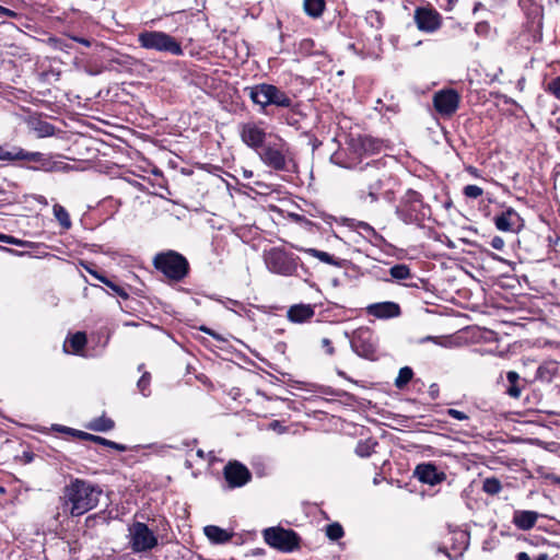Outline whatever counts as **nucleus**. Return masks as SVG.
<instances>
[{
	"instance_id": "ddd939ff",
	"label": "nucleus",
	"mask_w": 560,
	"mask_h": 560,
	"mask_svg": "<svg viewBox=\"0 0 560 560\" xmlns=\"http://www.w3.org/2000/svg\"><path fill=\"white\" fill-rule=\"evenodd\" d=\"M415 22L420 31L433 33L441 26V15L432 9L417 8L415 10Z\"/></svg>"
},
{
	"instance_id": "6e6d98bb",
	"label": "nucleus",
	"mask_w": 560,
	"mask_h": 560,
	"mask_svg": "<svg viewBox=\"0 0 560 560\" xmlns=\"http://www.w3.org/2000/svg\"><path fill=\"white\" fill-rule=\"evenodd\" d=\"M197 455H198L199 457L203 458V457H205V452H203L202 450H198V451H197Z\"/></svg>"
},
{
	"instance_id": "b1692460",
	"label": "nucleus",
	"mask_w": 560,
	"mask_h": 560,
	"mask_svg": "<svg viewBox=\"0 0 560 560\" xmlns=\"http://www.w3.org/2000/svg\"><path fill=\"white\" fill-rule=\"evenodd\" d=\"M292 247L299 252H303L312 257H315L327 265L339 266V262L336 260V258L326 252L318 250L316 248H305L298 245H292Z\"/></svg>"
},
{
	"instance_id": "a211bd4d",
	"label": "nucleus",
	"mask_w": 560,
	"mask_h": 560,
	"mask_svg": "<svg viewBox=\"0 0 560 560\" xmlns=\"http://www.w3.org/2000/svg\"><path fill=\"white\" fill-rule=\"evenodd\" d=\"M314 315V307L310 304H295L290 306L287 312V318L295 324L310 322Z\"/></svg>"
},
{
	"instance_id": "20e7f679",
	"label": "nucleus",
	"mask_w": 560,
	"mask_h": 560,
	"mask_svg": "<svg viewBox=\"0 0 560 560\" xmlns=\"http://www.w3.org/2000/svg\"><path fill=\"white\" fill-rule=\"evenodd\" d=\"M153 266L166 278L175 281L185 278L189 269L187 259L175 250L156 254L153 258Z\"/></svg>"
},
{
	"instance_id": "052dcab7",
	"label": "nucleus",
	"mask_w": 560,
	"mask_h": 560,
	"mask_svg": "<svg viewBox=\"0 0 560 560\" xmlns=\"http://www.w3.org/2000/svg\"><path fill=\"white\" fill-rule=\"evenodd\" d=\"M133 525L141 526V525H144V524L142 522H140V521H137Z\"/></svg>"
},
{
	"instance_id": "5701e85b",
	"label": "nucleus",
	"mask_w": 560,
	"mask_h": 560,
	"mask_svg": "<svg viewBox=\"0 0 560 560\" xmlns=\"http://www.w3.org/2000/svg\"><path fill=\"white\" fill-rule=\"evenodd\" d=\"M506 380L509 383V386L505 389L506 395H509L511 398L518 399L524 387L521 385L520 374L515 371H509L506 373Z\"/></svg>"
},
{
	"instance_id": "6ab92c4d",
	"label": "nucleus",
	"mask_w": 560,
	"mask_h": 560,
	"mask_svg": "<svg viewBox=\"0 0 560 560\" xmlns=\"http://www.w3.org/2000/svg\"><path fill=\"white\" fill-rule=\"evenodd\" d=\"M460 527H448V540L451 541V547L455 551V555L452 556L447 553V557L451 559H457L458 549H465L468 540V533L465 530H459Z\"/></svg>"
},
{
	"instance_id": "f03ea898",
	"label": "nucleus",
	"mask_w": 560,
	"mask_h": 560,
	"mask_svg": "<svg viewBox=\"0 0 560 560\" xmlns=\"http://www.w3.org/2000/svg\"><path fill=\"white\" fill-rule=\"evenodd\" d=\"M102 491L93 483L75 479L66 487L65 497L72 516H79L95 508Z\"/></svg>"
},
{
	"instance_id": "4be33fe9",
	"label": "nucleus",
	"mask_w": 560,
	"mask_h": 560,
	"mask_svg": "<svg viewBox=\"0 0 560 560\" xmlns=\"http://www.w3.org/2000/svg\"><path fill=\"white\" fill-rule=\"evenodd\" d=\"M203 533L214 544H224L233 536L230 528L223 527H203Z\"/></svg>"
},
{
	"instance_id": "680f3d73",
	"label": "nucleus",
	"mask_w": 560,
	"mask_h": 560,
	"mask_svg": "<svg viewBox=\"0 0 560 560\" xmlns=\"http://www.w3.org/2000/svg\"><path fill=\"white\" fill-rule=\"evenodd\" d=\"M94 518H96V516H94ZM97 518H100L102 522L105 521V517L104 516H97Z\"/></svg>"
},
{
	"instance_id": "9b49d317",
	"label": "nucleus",
	"mask_w": 560,
	"mask_h": 560,
	"mask_svg": "<svg viewBox=\"0 0 560 560\" xmlns=\"http://www.w3.org/2000/svg\"><path fill=\"white\" fill-rule=\"evenodd\" d=\"M433 104L436 112L443 116L453 115L459 105V95L455 90H442L434 94Z\"/></svg>"
},
{
	"instance_id": "37998d69",
	"label": "nucleus",
	"mask_w": 560,
	"mask_h": 560,
	"mask_svg": "<svg viewBox=\"0 0 560 560\" xmlns=\"http://www.w3.org/2000/svg\"><path fill=\"white\" fill-rule=\"evenodd\" d=\"M268 429L276 431L279 434H283L287 432V428L282 425V423L278 420H273L268 424Z\"/></svg>"
},
{
	"instance_id": "a19ab883",
	"label": "nucleus",
	"mask_w": 560,
	"mask_h": 560,
	"mask_svg": "<svg viewBox=\"0 0 560 560\" xmlns=\"http://www.w3.org/2000/svg\"><path fill=\"white\" fill-rule=\"evenodd\" d=\"M548 91L557 98L560 100V75L552 79L548 84Z\"/></svg>"
},
{
	"instance_id": "7c9ffc66",
	"label": "nucleus",
	"mask_w": 560,
	"mask_h": 560,
	"mask_svg": "<svg viewBox=\"0 0 560 560\" xmlns=\"http://www.w3.org/2000/svg\"><path fill=\"white\" fill-rule=\"evenodd\" d=\"M502 490L501 481L495 477H487L482 481V491L489 495H495Z\"/></svg>"
},
{
	"instance_id": "e2e57ef3",
	"label": "nucleus",
	"mask_w": 560,
	"mask_h": 560,
	"mask_svg": "<svg viewBox=\"0 0 560 560\" xmlns=\"http://www.w3.org/2000/svg\"><path fill=\"white\" fill-rule=\"evenodd\" d=\"M330 525L337 526V525H340V524L338 522H334Z\"/></svg>"
},
{
	"instance_id": "473e14b6",
	"label": "nucleus",
	"mask_w": 560,
	"mask_h": 560,
	"mask_svg": "<svg viewBox=\"0 0 560 560\" xmlns=\"http://www.w3.org/2000/svg\"><path fill=\"white\" fill-rule=\"evenodd\" d=\"M376 445L377 443L373 440L360 441L355 447V453L360 457H369Z\"/></svg>"
},
{
	"instance_id": "39448f33",
	"label": "nucleus",
	"mask_w": 560,
	"mask_h": 560,
	"mask_svg": "<svg viewBox=\"0 0 560 560\" xmlns=\"http://www.w3.org/2000/svg\"><path fill=\"white\" fill-rule=\"evenodd\" d=\"M300 258L281 247H272L264 253L267 269L284 277L295 276Z\"/></svg>"
},
{
	"instance_id": "bb28decb",
	"label": "nucleus",
	"mask_w": 560,
	"mask_h": 560,
	"mask_svg": "<svg viewBox=\"0 0 560 560\" xmlns=\"http://www.w3.org/2000/svg\"><path fill=\"white\" fill-rule=\"evenodd\" d=\"M31 124L32 129L37 133L39 138L51 137L55 135L56 128L47 121L37 119Z\"/></svg>"
},
{
	"instance_id": "1a4fd4ad",
	"label": "nucleus",
	"mask_w": 560,
	"mask_h": 560,
	"mask_svg": "<svg viewBox=\"0 0 560 560\" xmlns=\"http://www.w3.org/2000/svg\"><path fill=\"white\" fill-rule=\"evenodd\" d=\"M396 213L406 224H419L424 218L420 195L416 191H409L397 208Z\"/></svg>"
},
{
	"instance_id": "423d86ee",
	"label": "nucleus",
	"mask_w": 560,
	"mask_h": 560,
	"mask_svg": "<svg viewBox=\"0 0 560 560\" xmlns=\"http://www.w3.org/2000/svg\"><path fill=\"white\" fill-rule=\"evenodd\" d=\"M138 43L142 48L182 56L180 43L173 36L161 31H144L138 35Z\"/></svg>"
},
{
	"instance_id": "2eb2a0df",
	"label": "nucleus",
	"mask_w": 560,
	"mask_h": 560,
	"mask_svg": "<svg viewBox=\"0 0 560 560\" xmlns=\"http://www.w3.org/2000/svg\"><path fill=\"white\" fill-rule=\"evenodd\" d=\"M260 159L266 165L273 170L282 171L287 167V156L283 145L266 147L260 153Z\"/></svg>"
},
{
	"instance_id": "a878e982",
	"label": "nucleus",
	"mask_w": 560,
	"mask_h": 560,
	"mask_svg": "<svg viewBox=\"0 0 560 560\" xmlns=\"http://www.w3.org/2000/svg\"><path fill=\"white\" fill-rule=\"evenodd\" d=\"M539 514L535 511H516L514 513V524L520 526L534 525Z\"/></svg>"
},
{
	"instance_id": "dca6fc26",
	"label": "nucleus",
	"mask_w": 560,
	"mask_h": 560,
	"mask_svg": "<svg viewBox=\"0 0 560 560\" xmlns=\"http://www.w3.org/2000/svg\"><path fill=\"white\" fill-rule=\"evenodd\" d=\"M415 476L424 483L435 486L444 480L445 475L439 472L433 464H420L415 469Z\"/></svg>"
},
{
	"instance_id": "58836bf2",
	"label": "nucleus",
	"mask_w": 560,
	"mask_h": 560,
	"mask_svg": "<svg viewBox=\"0 0 560 560\" xmlns=\"http://www.w3.org/2000/svg\"><path fill=\"white\" fill-rule=\"evenodd\" d=\"M325 535L332 541L343 536V527H324Z\"/></svg>"
},
{
	"instance_id": "393cba45",
	"label": "nucleus",
	"mask_w": 560,
	"mask_h": 560,
	"mask_svg": "<svg viewBox=\"0 0 560 560\" xmlns=\"http://www.w3.org/2000/svg\"><path fill=\"white\" fill-rule=\"evenodd\" d=\"M79 436L81 439H83V440L92 441L94 443H97V444H101V445L114 448V450L119 451V452L127 451V446L126 445L116 443L114 441L107 440V439L98 436V435H93V434H90V433H86V432H79Z\"/></svg>"
},
{
	"instance_id": "3c124183",
	"label": "nucleus",
	"mask_w": 560,
	"mask_h": 560,
	"mask_svg": "<svg viewBox=\"0 0 560 560\" xmlns=\"http://www.w3.org/2000/svg\"><path fill=\"white\" fill-rule=\"evenodd\" d=\"M68 168H69L68 164L59 163V164H55L49 170H58L59 171V170H68Z\"/></svg>"
},
{
	"instance_id": "bf43d9fd",
	"label": "nucleus",
	"mask_w": 560,
	"mask_h": 560,
	"mask_svg": "<svg viewBox=\"0 0 560 560\" xmlns=\"http://www.w3.org/2000/svg\"><path fill=\"white\" fill-rule=\"evenodd\" d=\"M201 329H202L203 331H206V332L210 334V335H213V334L210 331V329H207V328H201Z\"/></svg>"
},
{
	"instance_id": "2f4dec72",
	"label": "nucleus",
	"mask_w": 560,
	"mask_h": 560,
	"mask_svg": "<svg viewBox=\"0 0 560 560\" xmlns=\"http://www.w3.org/2000/svg\"><path fill=\"white\" fill-rule=\"evenodd\" d=\"M389 275L395 280H406L411 277L410 268L405 264L395 265L389 269Z\"/></svg>"
},
{
	"instance_id": "79ce46f5",
	"label": "nucleus",
	"mask_w": 560,
	"mask_h": 560,
	"mask_svg": "<svg viewBox=\"0 0 560 560\" xmlns=\"http://www.w3.org/2000/svg\"><path fill=\"white\" fill-rule=\"evenodd\" d=\"M446 413L450 417H452V418H454L456 420H459V421L468 420V416L465 412L459 411L457 409L450 408V409L446 410Z\"/></svg>"
},
{
	"instance_id": "4468645a",
	"label": "nucleus",
	"mask_w": 560,
	"mask_h": 560,
	"mask_svg": "<svg viewBox=\"0 0 560 560\" xmlns=\"http://www.w3.org/2000/svg\"><path fill=\"white\" fill-rule=\"evenodd\" d=\"M242 141L252 149L257 150L265 141L266 132L254 122H247L241 127Z\"/></svg>"
},
{
	"instance_id": "7ed1b4c3",
	"label": "nucleus",
	"mask_w": 560,
	"mask_h": 560,
	"mask_svg": "<svg viewBox=\"0 0 560 560\" xmlns=\"http://www.w3.org/2000/svg\"><path fill=\"white\" fill-rule=\"evenodd\" d=\"M244 92L254 104L259 105L261 108H266L271 105L283 108L292 106V97L285 91L273 84H255L253 86L245 88Z\"/></svg>"
},
{
	"instance_id": "f8f14e48",
	"label": "nucleus",
	"mask_w": 560,
	"mask_h": 560,
	"mask_svg": "<svg viewBox=\"0 0 560 560\" xmlns=\"http://www.w3.org/2000/svg\"><path fill=\"white\" fill-rule=\"evenodd\" d=\"M223 475L229 488L243 487L252 478V474L247 467L236 460L226 464L223 469Z\"/></svg>"
},
{
	"instance_id": "f257e3e1",
	"label": "nucleus",
	"mask_w": 560,
	"mask_h": 560,
	"mask_svg": "<svg viewBox=\"0 0 560 560\" xmlns=\"http://www.w3.org/2000/svg\"><path fill=\"white\" fill-rule=\"evenodd\" d=\"M388 177L387 171L381 161L366 163L355 175V180L359 186L358 198L363 202H376L378 200V194Z\"/></svg>"
},
{
	"instance_id": "8fccbe9b",
	"label": "nucleus",
	"mask_w": 560,
	"mask_h": 560,
	"mask_svg": "<svg viewBox=\"0 0 560 560\" xmlns=\"http://www.w3.org/2000/svg\"><path fill=\"white\" fill-rule=\"evenodd\" d=\"M439 339H440L439 337L428 336V337L423 338V339L421 340V342H424V341H433V342H435V343H438V345L445 346V343H444V342H442V341H440Z\"/></svg>"
},
{
	"instance_id": "c756f323",
	"label": "nucleus",
	"mask_w": 560,
	"mask_h": 560,
	"mask_svg": "<svg viewBox=\"0 0 560 560\" xmlns=\"http://www.w3.org/2000/svg\"><path fill=\"white\" fill-rule=\"evenodd\" d=\"M115 423L112 419L106 417H98L94 419L90 424L89 429L96 432H107L114 428Z\"/></svg>"
},
{
	"instance_id": "0e129e2a",
	"label": "nucleus",
	"mask_w": 560,
	"mask_h": 560,
	"mask_svg": "<svg viewBox=\"0 0 560 560\" xmlns=\"http://www.w3.org/2000/svg\"><path fill=\"white\" fill-rule=\"evenodd\" d=\"M0 492H4V489L2 487H0Z\"/></svg>"
},
{
	"instance_id": "0eeeda50",
	"label": "nucleus",
	"mask_w": 560,
	"mask_h": 560,
	"mask_svg": "<svg viewBox=\"0 0 560 560\" xmlns=\"http://www.w3.org/2000/svg\"><path fill=\"white\" fill-rule=\"evenodd\" d=\"M266 544L280 552L290 553L300 548V536L291 528L266 527L262 532Z\"/></svg>"
},
{
	"instance_id": "09e8293b",
	"label": "nucleus",
	"mask_w": 560,
	"mask_h": 560,
	"mask_svg": "<svg viewBox=\"0 0 560 560\" xmlns=\"http://www.w3.org/2000/svg\"><path fill=\"white\" fill-rule=\"evenodd\" d=\"M71 38H72L74 42L80 43V44H82V45H84V46H86V47L91 46V42H90L89 39H86V38H83V37H77V36H72Z\"/></svg>"
},
{
	"instance_id": "864d4df0",
	"label": "nucleus",
	"mask_w": 560,
	"mask_h": 560,
	"mask_svg": "<svg viewBox=\"0 0 560 560\" xmlns=\"http://www.w3.org/2000/svg\"><path fill=\"white\" fill-rule=\"evenodd\" d=\"M5 243H8V244H14V245H23V243H22L21 241L16 240V238H14V237H12V236H9V237L7 238V242H5Z\"/></svg>"
},
{
	"instance_id": "13d9d810",
	"label": "nucleus",
	"mask_w": 560,
	"mask_h": 560,
	"mask_svg": "<svg viewBox=\"0 0 560 560\" xmlns=\"http://www.w3.org/2000/svg\"><path fill=\"white\" fill-rule=\"evenodd\" d=\"M8 237H9L8 235H0V241H2V242H7V238H8Z\"/></svg>"
},
{
	"instance_id": "412c9836",
	"label": "nucleus",
	"mask_w": 560,
	"mask_h": 560,
	"mask_svg": "<svg viewBox=\"0 0 560 560\" xmlns=\"http://www.w3.org/2000/svg\"><path fill=\"white\" fill-rule=\"evenodd\" d=\"M0 160H27L33 162H43L44 154L40 152H27L24 150H19L16 153H11L8 151H0Z\"/></svg>"
},
{
	"instance_id": "e433bc0d",
	"label": "nucleus",
	"mask_w": 560,
	"mask_h": 560,
	"mask_svg": "<svg viewBox=\"0 0 560 560\" xmlns=\"http://www.w3.org/2000/svg\"><path fill=\"white\" fill-rule=\"evenodd\" d=\"M357 228L360 230V232L368 237L370 241H381L383 237L366 222L360 221L357 224Z\"/></svg>"
},
{
	"instance_id": "5fc2aeb1",
	"label": "nucleus",
	"mask_w": 560,
	"mask_h": 560,
	"mask_svg": "<svg viewBox=\"0 0 560 560\" xmlns=\"http://www.w3.org/2000/svg\"><path fill=\"white\" fill-rule=\"evenodd\" d=\"M517 560H530V558L526 552H520L517 555Z\"/></svg>"
},
{
	"instance_id": "72a5a7b5",
	"label": "nucleus",
	"mask_w": 560,
	"mask_h": 560,
	"mask_svg": "<svg viewBox=\"0 0 560 560\" xmlns=\"http://www.w3.org/2000/svg\"><path fill=\"white\" fill-rule=\"evenodd\" d=\"M89 272H90L91 275H93L96 279H98L100 281H102L104 284H106L108 288H110V289H112L116 294H118L120 298H122V299H128V296H129V295H128L127 291H126L124 288H121V287H119V285L115 284L114 282L109 281L108 279H106L105 277H103V276L98 275V273H97V272H95V271L89 270Z\"/></svg>"
},
{
	"instance_id": "aec40b11",
	"label": "nucleus",
	"mask_w": 560,
	"mask_h": 560,
	"mask_svg": "<svg viewBox=\"0 0 560 560\" xmlns=\"http://www.w3.org/2000/svg\"><path fill=\"white\" fill-rule=\"evenodd\" d=\"M518 219V213L513 208H508L505 211L494 218V224L499 231L511 232L513 231V226Z\"/></svg>"
},
{
	"instance_id": "ea45409f",
	"label": "nucleus",
	"mask_w": 560,
	"mask_h": 560,
	"mask_svg": "<svg viewBox=\"0 0 560 560\" xmlns=\"http://www.w3.org/2000/svg\"><path fill=\"white\" fill-rule=\"evenodd\" d=\"M483 194V190L481 187L477 185H467L464 187V195L468 198H478Z\"/></svg>"
},
{
	"instance_id": "c03bdc74",
	"label": "nucleus",
	"mask_w": 560,
	"mask_h": 560,
	"mask_svg": "<svg viewBox=\"0 0 560 560\" xmlns=\"http://www.w3.org/2000/svg\"><path fill=\"white\" fill-rule=\"evenodd\" d=\"M490 244L497 250H502L505 246L504 240L501 236L492 237Z\"/></svg>"
},
{
	"instance_id": "6e6552de",
	"label": "nucleus",
	"mask_w": 560,
	"mask_h": 560,
	"mask_svg": "<svg viewBox=\"0 0 560 560\" xmlns=\"http://www.w3.org/2000/svg\"><path fill=\"white\" fill-rule=\"evenodd\" d=\"M352 350L360 357L374 359L377 351V338L369 327H360L350 338Z\"/></svg>"
},
{
	"instance_id": "de8ad7c7",
	"label": "nucleus",
	"mask_w": 560,
	"mask_h": 560,
	"mask_svg": "<svg viewBox=\"0 0 560 560\" xmlns=\"http://www.w3.org/2000/svg\"><path fill=\"white\" fill-rule=\"evenodd\" d=\"M0 15H5V16L12 18V16H15V13L10 9L0 5Z\"/></svg>"
},
{
	"instance_id": "49530a36",
	"label": "nucleus",
	"mask_w": 560,
	"mask_h": 560,
	"mask_svg": "<svg viewBox=\"0 0 560 560\" xmlns=\"http://www.w3.org/2000/svg\"><path fill=\"white\" fill-rule=\"evenodd\" d=\"M362 145L363 148L366 150V147L369 145V148H371V150H376L378 148V143H375L372 139L370 138H364L362 140Z\"/></svg>"
},
{
	"instance_id": "9d476101",
	"label": "nucleus",
	"mask_w": 560,
	"mask_h": 560,
	"mask_svg": "<svg viewBox=\"0 0 560 560\" xmlns=\"http://www.w3.org/2000/svg\"><path fill=\"white\" fill-rule=\"evenodd\" d=\"M129 537L135 552L148 551L158 545V537L150 527H129Z\"/></svg>"
},
{
	"instance_id": "c85d7f7f",
	"label": "nucleus",
	"mask_w": 560,
	"mask_h": 560,
	"mask_svg": "<svg viewBox=\"0 0 560 560\" xmlns=\"http://www.w3.org/2000/svg\"><path fill=\"white\" fill-rule=\"evenodd\" d=\"M54 215L59 224L65 229L69 230L72 225L68 211L59 203H56L52 208Z\"/></svg>"
},
{
	"instance_id": "f704fd0d",
	"label": "nucleus",
	"mask_w": 560,
	"mask_h": 560,
	"mask_svg": "<svg viewBox=\"0 0 560 560\" xmlns=\"http://www.w3.org/2000/svg\"><path fill=\"white\" fill-rule=\"evenodd\" d=\"M413 372L411 368L405 366L399 370L398 376L395 380V386L397 388H404L412 378Z\"/></svg>"
},
{
	"instance_id": "4d7b16f0",
	"label": "nucleus",
	"mask_w": 560,
	"mask_h": 560,
	"mask_svg": "<svg viewBox=\"0 0 560 560\" xmlns=\"http://www.w3.org/2000/svg\"><path fill=\"white\" fill-rule=\"evenodd\" d=\"M469 172H470L472 175L477 176V170H476V168L470 167V168H469Z\"/></svg>"
},
{
	"instance_id": "f3484780",
	"label": "nucleus",
	"mask_w": 560,
	"mask_h": 560,
	"mask_svg": "<svg viewBox=\"0 0 560 560\" xmlns=\"http://www.w3.org/2000/svg\"><path fill=\"white\" fill-rule=\"evenodd\" d=\"M368 313L377 318H393L400 315V307L395 302H381L368 306Z\"/></svg>"
},
{
	"instance_id": "c9c22d12",
	"label": "nucleus",
	"mask_w": 560,
	"mask_h": 560,
	"mask_svg": "<svg viewBox=\"0 0 560 560\" xmlns=\"http://www.w3.org/2000/svg\"><path fill=\"white\" fill-rule=\"evenodd\" d=\"M70 347L72 348L74 353L80 352L85 343H86V336L84 332H77L69 339Z\"/></svg>"
},
{
	"instance_id": "4c0bfd02",
	"label": "nucleus",
	"mask_w": 560,
	"mask_h": 560,
	"mask_svg": "<svg viewBox=\"0 0 560 560\" xmlns=\"http://www.w3.org/2000/svg\"><path fill=\"white\" fill-rule=\"evenodd\" d=\"M150 382L151 376L149 373H143L140 380L137 383V387L139 392L142 394V396L148 397L150 395Z\"/></svg>"
},
{
	"instance_id": "cd10ccee",
	"label": "nucleus",
	"mask_w": 560,
	"mask_h": 560,
	"mask_svg": "<svg viewBox=\"0 0 560 560\" xmlns=\"http://www.w3.org/2000/svg\"><path fill=\"white\" fill-rule=\"evenodd\" d=\"M325 9V0H304V10L312 18H319Z\"/></svg>"
},
{
	"instance_id": "a18cd8bd",
	"label": "nucleus",
	"mask_w": 560,
	"mask_h": 560,
	"mask_svg": "<svg viewBox=\"0 0 560 560\" xmlns=\"http://www.w3.org/2000/svg\"><path fill=\"white\" fill-rule=\"evenodd\" d=\"M322 347L326 351L327 354H329V355L334 354L335 348L332 347V343H331L330 339L323 338L322 339Z\"/></svg>"
},
{
	"instance_id": "603ef678",
	"label": "nucleus",
	"mask_w": 560,
	"mask_h": 560,
	"mask_svg": "<svg viewBox=\"0 0 560 560\" xmlns=\"http://www.w3.org/2000/svg\"><path fill=\"white\" fill-rule=\"evenodd\" d=\"M34 199H35L38 203H40V205H44V206H47V205H48L47 199H46L44 196H42V195L35 196V197H34Z\"/></svg>"
}]
</instances>
